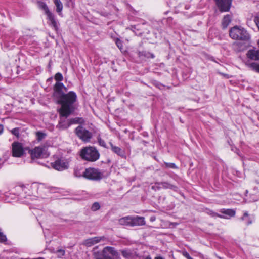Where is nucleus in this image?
Masks as SVG:
<instances>
[{"label": "nucleus", "instance_id": "33", "mask_svg": "<svg viewBox=\"0 0 259 259\" xmlns=\"http://www.w3.org/2000/svg\"><path fill=\"white\" fill-rule=\"evenodd\" d=\"M56 253H57L58 257L60 258L65 255V251L64 249H60L57 250Z\"/></svg>", "mask_w": 259, "mask_h": 259}, {"label": "nucleus", "instance_id": "37", "mask_svg": "<svg viewBox=\"0 0 259 259\" xmlns=\"http://www.w3.org/2000/svg\"><path fill=\"white\" fill-rule=\"evenodd\" d=\"M116 44L119 49H121L122 48V43L119 39H117L116 41Z\"/></svg>", "mask_w": 259, "mask_h": 259}, {"label": "nucleus", "instance_id": "5", "mask_svg": "<svg viewBox=\"0 0 259 259\" xmlns=\"http://www.w3.org/2000/svg\"><path fill=\"white\" fill-rule=\"evenodd\" d=\"M76 136L85 143L89 142L93 137L92 133L82 125H79L74 130Z\"/></svg>", "mask_w": 259, "mask_h": 259}, {"label": "nucleus", "instance_id": "11", "mask_svg": "<svg viewBox=\"0 0 259 259\" xmlns=\"http://www.w3.org/2000/svg\"><path fill=\"white\" fill-rule=\"evenodd\" d=\"M121 253L125 259H135L136 257H138L136 251L128 249L121 250Z\"/></svg>", "mask_w": 259, "mask_h": 259}, {"label": "nucleus", "instance_id": "27", "mask_svg": "<svg viewBox=\"0 0 259 259\" xmlns=\"http://www.w3.org/2000/svg\"><path fill=\"white\" fill-rule=\"evenodd\" d=\"M74 176L76 177L80 178L81 177H83V171H82V168L78 167H75L74 169Z\"/></svg>", "mask_w": 259, "mask_h": 259}, {"label": "nucleus", "instance_id": "32", "mask_svg": "<svg viewBox=\"0 0 259 259\" xmlns=\"http://www.w3.org/2000/svg\"><path fill=\"white\" fill-rule=\"evenodd\" d=\"M100 208V205L98 202H94L92 207L91 209L92 211H95L99 210Z\"/></svg>", "mask_w": 259, "mask_h": 259}, {"label": "nucleus", "instance_id": "19", "mask_svg": "<svg viewBox=\"0 0 259 259\" xmlns=\"http://www.w3.org/2000/svg\"><path fill=\"white\" fill-rule=\"evenodd\" d=\"M158 185H161L162 187L164 189H169L175 191H177L178 187L174 185H172L167 182H161L157 183Z\"/></svg>", "mask_w": 259, "mask_h": 259}, {"label": "nucleus", "instance_id": "36", "mask_svg": "<svg viewBox=\"0 0 259 259\" xmlns=\"http://www.w3.org/2000/svg\"><path fill=\"white\" fill-rule=\"evenodd\" d=\"M182 254L184 256H185L187 259H193L192 257H191L189 254L188 252H187L186 251H184L182 252Z\"/></svg>", "mask_w": 259, "mask_h": 259}, {"label": "nucleus", "instance_id": "23", "mask_svg": "<svg viewBox=\"0 0 259 259\" xmlns=\"http://www.w3.org/2000/svg\"><path fill=\"white\" fill-rule=\"evenodd\" d=\"M54 3L56 7V11L59 15L60 13L63 9V5L60 0H54Z\"/></svg>", "mask_w": 259, "mask_h": 259}, {"label": "nucleus", "instance_id": "1", "mask_svg": "<svg viewBox=\"0 0 259 259\" xmlns=\"http://www.w3.org/2000/svg\"><path fill=\"white\" fill-rule=\"evenodd\" d=\"M54 96L58 104L61 105L59 112L61 117L67 118L75 110V104L77 96L74 91L67 92L68 89L62 82H56L54 85Z\"/></svg>", "mask_w": 259, "mask_h": 259}, {"label": "nucleus", "instance_id": "2", "mask_svg": "<svg viewBox=\"0 0 259 259\" xmlns=\"http://www.w3.org/2000/svg\"><path fill=\"white\" fill-rule=\"evenodd\" d=\"M100 153L97 148L94 146L83 147L80 151V156L82 159L94 162L99 159Z\"/></svg>", "mask_w": 259, "mask_h": 259}, {"label": "nucleus", "instance_id": "3", "mask_svg": "<svg viewBox=\"0 0 259 259\" xmlns=\"http://www.w3.org/2000/svg\"><path fill=\"white\" fill-rule=\"evenodd\" d=\"M229 36L235 40L248 41L250 39L249 33L244 28L237 25L230 29Z\"/></svg>", "mask_w": 259, "mask_h": 259}, {"label": "nucleus", "instance_id": "35", "mask_svg": "<svg viewBox=\"0 0 259 259\" xmlns=\"http://www.w3.org/2000/svg\"><path fill=\"white\" fill-rule=\"evenodd\" d=\"M159 183V182H156L155 185L151 187V189L155 191L160 190L161 187L160 186L161 185H158L157 184Z\"/></svg>", "mask_w": 259, "mask_h": 259}, {"label": "nucleus", "instance_id": "45", "mask_svg": "<svg viewBox=\"0 0 259 259\" xmlns=\"http://www.w3.org/2000/svg\"><path fill=\"white\" fill-rule=\"evenodd\" d=\"M143 142L144 143H145V144L147 143V142H145V141H143Z\"/></svg>", "mask_w": 259, "mask_h": 259}, {"label": "nucleus", "instance_id": "31", "mask_svg": "<svg viewBox=\"0 0 259 259\" xmlns=\"http://www.w3.org/2000/svg\"><path fill=\"white\" fill-rule=\"evenodd\" d=\"M55 79L57 82H60V81H62L63 79V75L61 73L58 72L55 75Z\"/></svg>", "mask_w": 259, "mask_h": 259}, {"label": "nucleus", "instance_id": "7", "mask_svg": "<svg viewBox=\"0 0 259 259\" xmlns=\"http://www.w3.org/2000/svg\"><path fill=\"white\" fill-rule=\"evenodd\" d=\"M28 150V153L30 154L31 159H34L35 158H45L49 156V154L45 152V147H36L33 149H30L29 148L26 147V150Z\"/></svg>", "mask_w": 259, "mask_h": 259}, {"label": "nucleus", "instance_id": "28", "mask_svg": "<svg viewBox=\"0 0 259 259\" xmlns=\"http://www.w3.org/2000/svg\"><path fill=\"white\" fill-rule=\"evenodd\" d=\"M36 136L37 141H40L47 136V135L45 133H43L40 131H38L36 132Z\"/></svg>", "mask_w": 259, "mask_h": 259}, {"label": "nucleus", "instance_id": "14", "mask_svg": "<svg viewBox=\"0 0 259 259\" xmlns=\"http://www.w3.org/2000/svg\"><path fill=\"white\" fill-rule=\"evenodd\" d=\"M104 238V237H95L86 239L84 242V245L88 247L91 246L99 242Z\"/></svg>", "mask_w": 259, "mask_h": 259}, {"label": "nucleus", "instance_id": "6", "mask_svg": "<svg viewBox=\"0 0 259 259\" xmlns=\"http://www.w3.org/2000/svg\"><path fill=\"white\" fill-rule=\"evenodd\" d=\"M83 177L89 180L99 181L102 178V174L99 169L95 168H86L83 171Z\"/></svg>", "mask_w": 259, "mask_h": 259}, {"label": "nucleus", "instance_id": "20", "mask_svg": "<svg viewBox=\"0 0 259 259\" xmlns=\"http://www.w3.org/2000/svg\"><path fill=\"white\" fill-rule=\"evenodd\" d=\"M71 125L70 120L68 121H66L65 120H61L58 124L57 126V127L60 130H63L67 129Z\"/></svg>", "mask_w": 259, "mask_h": 259}, {"label": "nucleus", "instance_id": "39", "mask_svg": "<svg viewBox=\"0 0 259 259\" xmlns=\"http://www.w3.org/2000/svg\"><path fill=\"white\" fill-rule=\"evenodd\" d=\"M248 216V213L247 212L244 213L243 216L242 217V220H244L245 217H247Z\"/></svg>", "mask_w": 259, "mask_h": 259}, {"label": "nucleus", "instance_id": "46", "mask_svg": "<svg viewBox=\"0 0 259 259\" xmlns=\"http://www.w3.org/2000/svg\"><path fill=\"white\" fill-rule=\"evenodd\" d=\"M225 16L228 17V16H229V15H227Z\"/></svg>", "mask_w": 259, "mask_h": 259}, {"label": "nucleus", "instance_id": "25", "mask_svg": "<svg viewBox=\"0 0 259 259\" xmlns=\"http://www.w3.org/2000/svg\"><path fill=\"white\" fill-rule=\"evenodd\" d=\"M231 22L230 17H223L222 21V27L223 29H226Z\"/></svg>", "mask_w": 259, "mask_h": 259}, {"label": "nucleus", "instance_id": "21", "mask_svg": "<svg viewBox=\"0 0 259 259\" xmlns=\"http://www.w3.org/2000/svg\"><path fill=\"white\" fill-rule=\"evenodd\" d=\"M70 124H79V125H82L85 123V120L83 118L81 117H75L71 118L69 119Z\"/></svg>", "mask_w": 259, "mask_h": 259}, {"label": "nucleus", "instance_id": "12", "mask_svg": "<svg viewBox=\"0 0 259 259\" xmlns=\"http://www.w3.org/2000/svg\"><path fill=\"white\" fill-rule=\"evenodd\" d=\"M131 226H142L145 225L144 218L137 216L136 217H131Z\"/></svg>", "mask_w": 259, "mask_h": 259}, {"label": "nucleus", "instance_id": "16", "mask_svg": "<svg viewBox=\"0 0 259 259\" xmlns=\"http://www.w3.org/2000/svg\"><path fill=\"white\" fill-rule=\"evenodd\" d=\"M47 23L48 25L53 28L56 31H58L59 23L55 17H48Z\"/></svg>", "mask_w": 259, "mask_h": 259}, {"label": "nucleus", "instance_id": "42", "mask_svg": "<svg viewBox=\"0 0 259 259\" xmlns=\"http://www.w3.org/2000/svg\"><path fill=\"white\" fill-rule=\"evenodd\" d=\"M155 259H163V258L161 256H157V257H156L155 258Z\"/></svg>", "mask_w": 259, "mask_h": 259}, {"label": "nucleus", "instance_id": "41", "mask_svg": "<svg viewBox=\"0 0 259 259\" xmlns=\"http://www.w3.org/2000/svg\"><path fill=\"white\" fill-rule=\"evenodd\" d=\"M142 259H152L150 255H147L145 256H143Z\"/></svg>", "mask_w": 259, "mask_h": 259}, {"label": "nucleus", "instance_id": "15", "mask_svg": "<svg viewBox=\"0 0 259 259\" xmlns=\"http://www.w3.org/2000/svg\"><path fill=\"white\" fill-rule=\"evenodd\" d=\"M111 146L112 151L119 156L124 158L125 157V152L120 147L114 145L111 142H109Z\"/></svg>", "mask_w": 259, "mask_h": 259}, {"label": "nucleus", "instance_id": "10", "mask_svg": "<svg viewBox=\"0 0 259 259\" xmlns=\"http://www.w3.org/2000/svg\"><path fill=\"white\" fill-rule=\"evenodd\" d=\"M51 165L53 168L58 171L64 170L68 167V163L61 159H58L52 162Z\"/></svg>", "mask_w": 259, "mask_h": 259}, {"label": "nucleus", "instance_id": "40", "mask_svg": "<svg viewBox=\"0 0 259 259\" xmlns=\"http://www.w3.org/2000/svg\"><path fill=\"white\" fill-rule=\"evenodd\" d=\"M4 130L3 125L0 124V135L3 133Z\"/></svg>", "mask_w": 259, "mask_h": 259}, {"label": "nucleus", "instance_id": "24", "mask_svg": "<svg viewBox=\"0 0 259 259\" xmlns=\"http://www.w3.org/2000/svg\"><path fill=\"white\" fill-rule=\"evenodd\" d=\"M246 64L251 70L259 73V64L253 62L250 63H247Z\"/></svg>", "mask_w": 259, "mask_h": 259}, {"label": "nucleus", "instance_id": "29", "mask_svg": "<svg viewBox=\"0 0 259 259\" xmlns=\"http://www.w3.org/2000/svg\"><path fill=\"white\" fill-rule=\"evenodd\" d=\"M164 164L165 166V167L167 168L178 169V167L174 163H168L165 162Z\"/></svg>", "mask_w": 259, "mask_h": 259}, {"label": "nucleus", "instance_id": "8", "mask_svg": "<svg viewBox=\"0 0 259 259\" xmlns=\"http://www.w3.org/2000/svg\"><path fill=\"white\" fill-rule=\"evenodd\" d=\"M12 153L13 157H22L24 154V149L22 144L19 142H14L12 144Z\"/></svg>", "mask_w": 259, "mask_h": 259}, {"label": "nucleus", "instance_id": "13", "mask_svg": "<svg viewBox=\"0 0 259 259\" xmlns=\"http://www.w3.org/2000/svg\"><path fill=\"white\" fill-rule=\"evenodd\" d=\"M246 56L248 58L252 60H259V50L250 49L247 51Z\"/></svg>", "mask_w": 259, "mask_h": 259}, {"label": "nucleus", "instance_id": "30", "mask_svg": "<svg viewBox=\"0 0 259 259\" xmlns=\"http://www.w3.org/2000/svg\"><path fill=\"white\" fill-rule=\"evenodd\" d=\"M97 140H98V142L99 143V144L101 146H102L104 148H106V144L105 143V142L104 141V140H103L100 135H99L97 137Z\"/></svg>", "mask_w": 259, "mask_h": 259}, {"label": "nucleus", "instance_id": "9", "mask_svg": "<svg viewBox=\"0 0 259 259\" xmlns=\"http://www.w3.org/2000/svg\"><path fill=\"white\" fill-rule=\"evenodd\" d=\"M217 6L221 12H228L232 0H215Z\"/></svg>", "mask_w": 259, "mask_h": 259}, {"label": "nucleus", "instance_id": "43", "mask_svg": "<svg viewBox=\"0 0 259 259\" xmlns=\"http://www.w3.org/2000/svg\"><path fill=\"white\" fill-rule=\"evenodd\" d=\"M215 215H217L218 217H220V218H223L221 215L220 214H215Z\"/></svg>", "mask_w": 259, "mask_h": 259}, {"label": "nucleus", "instance_id": "26", "mask_svg": "<svg viewBox=\"0 0 259 259\" xmlns=\"http://www.w3.org/2000/svg\"><path fill=\"white\" fill-rule=\"evenodd\" d=\"M221 212L230 217H233L235 214V211L232 209H223L222 210Z\"/></svg>", "mask_w": 259, "mask_h": 259}, {"label": "nucleus", "instance_id": "17", "mask_svg": "<svg viewBox=\"0 0 259 259\" xmlns=\"http://www.w3.org/2000/svg\"><path fill=\"white\" fill-rule=\"evenodd\" d=\"M37 3L39 9L43 10L46 15L47 16H52L51 12L50 11L48 6L45 3L38 1Z\"/></svg>", "mask_w": 259, "mask_h": 259}, {"label": "nucleus", "instance_id": "34", "mask_svg": "<svg viewBox=\"0 0 259 259\" xmlns=\"http://www.w3.org/2000/svg\"><path fill=\"white\" fill-rule=\"evenodd\" d=\"M11 133L14 135L16 136L17 137H19V128L18 127H16L11 130Z\"/></svg>", "mask_w": 259, "mask_h": 259}, {"label": "nucleus", "instance_id": "22", "mask_svg": "<svg viewBox=\"0 0 259 259\" xmlns=\"http://www.w3.org/2000/svg\"><path fill=\"white\" fill-rule=\"evenodd\" d=\"M131 216L122 218L118 220L119 224L121 225L131 226Z\"/></svg>", "mask_w": 259, "mask_h": 259}, {"label": "nucleus", "instance_id": "38", "mask_svg": "<svg viewBox=\"0 0 259 259\" xmlns=\"http://www.w3.org/2000/svg\"><path fill=\"white\" fill-rule=\"evenodd\" d=\"M254 21L255 22L259 30V17H255Z\"/></svg>", "mask_w": 259, "mask_h": 259}, {"label": "nucleus", "instance_id": "44", "mask_svg": "<svg viewBox=\"0 0 259 259\" xmlns=\"http://www.w3.org/2000/svg\"><path fill=\"white\" fill-rule=\"evenodd\" d=\"M155 220V218L154 219H152V218H151V221H153V220Z\"/></svg>", "mask_w": 259, "mask_h": 259}, {"label": "nucleus", "instance_id": "18", "mask_svg": "<svg viewBox=\"0 0 259 259\" xmlns=\"http://www.w3.org/2000/svg\"><path fill=\"white\" fill-rule=\"evenodd\" d=\"M138 57L144 59V58H154V55L153 53L146 51H138L137 52Z\"/></svg>", "mask_w": 259, "mask_h": 259}, {"label": "nucleus", "instance_id": "4", "mask_svg": "<svg viewBox=\"0 0 259 259\" xmlns=\"http://www.w3.org/2000/svg\"><path fill=\"white\" fill-rule=\"evenodd\" d=\"M118 252L114 247L107 246L101 252L94 253L95 259H112V256H117Z\"/></svg>", "mask_w": 259, "mask_h": 259}]
</instances>
